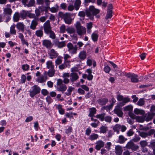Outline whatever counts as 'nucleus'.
I'll return each mask as SVG.
<instances>
[{"label":"nucleus","mask_w":155,"mask_h":155,"mask_svg":"<svg viewBox=\"0 0 155 155\" xmlns=\"http://www.w3.org/2000/svg\"><path fill=\"white\" fill-rule=\"evenodd\" d=\"M47 71H45L43 74L38 77L37 81L38 83H42L45 82L48 78Z\"/></svg>","instance_id":"9d476101"},{"label":"nucleus","mask_w":155,"mask_h":155,"mask_svg":"<svg viewBox=\"0 0 155 155\" xmlns=\"http://www.w3.org/2000/svg\"><path fill=\"white\" fill-rule=\"evenodd\" d=\"M144 104V101L143 98H140L137 103V104L139 106H142Z\"/></svg>","instance_id":"8fccbe9b"},{"label":"nucleus","mask_w":155,"mask_h":155,"mask_svg":"<svg viewBox=\"0 0 155 155\" xmlns=\"http://www.w3.org/2000/svg\"><path fill=\"white\" fill-rule=\"evenodd\" d=\"M58 6L56 5L55 7H53L50 8V11L54 13L58 11Z\"/></svg>","instance_id":"6e6d98bb"},{"label":"nucleus","mask_w":155,"mask_h":155,"mask_svg":"<svg viewBox=\"0 0 155 155\" xmlns=\"http://www.w3.org/2000/svg\"><path fill=\"white\" fill-rule=\"evenodd\" d=\"M49 58L51 59L55 58L58 56V54L54 49H52L49 51Z\"/></svg>","instance_id":"ddd939ff"},{"label":"nucleus","mask_w":155,"mask_h":155,"mask_svg":"<svg viewBox=\"0 0 155 155\" xmlns=\"http://www.w3.org/2000/svg\"><path fill=\"white\" fill-rule=\"evenodd\" d=\"M41 93L43 95L45 96L48 94V92L45 89H43L41 91Z\"/></svg>","instance_id":"338daca9"},{"label":"nucleus","mask_w":155,"mask_h":155,"mask_svg":"<svg viewBox=\"0 0 155 155\" xmlns=\"http://www.w3.org/2000/svg\"><path fill=\"white\" fill-rule=\"evenodd\" d=\"M11 5L10 4H7L5 6L3 9V14L5 15H11L12 13V11L11 8Z\"/></svg>","instance_id":"1a4fd4ad"},{"label":"nucleus","mask_w":155,"mask_h":155,"mask_svg":"<svg viewBox=\"0 0 155 155\" xmlns=\"http://www.w3.org/2000/svg\"><path fill=\"white\" fill-rule=\"evenodd\" d=\"M98 137V135L95 134H91L89 137V139L91 140L97 139Z\"/></svg>","instance_id":"37998d69"},{"label":"nucleus","mask_w":155,"mask_h":155,"mask_svg":"<svg viewBox=\"0 0 155 155\" xmlns=\"http://www.w3.org/2000/svg\"><path fill=\"white\" fill-rule=\"evenodd\" d=\"M65 26L64 25H62L60 27V32L61 33H64L65 32Z\"/></svg>","instance_id":"864d4df0"},{"label":"nucleus","mask_w":155,"mask_h":155,"mask_svg":"<svg viewBox=\"0 0 155 155\" xmlns=\"http://www.w3.org/2000/svg\"><path fill=\"white\" fill-rule=\"evenodd\" d=\"M60 16L62 17L64 19L65 23L68 24H70L71 22V14L69 13H66L63 14L62 12H59Z\"/></svg>","instance_id":"423d86ee"},{"label":"nucleus","mask_w":155,"mask_h":155,"mask_svg":"<svg viewBox=\"0 0 155 155\" xmlns=\"http://www.w3.org/2000/svg\"><path fill=\"white\" fill-rule=\"evenodd\" d=\"M42 45L47 48H50L52 47V43L51 40L45 39L42 41Z\"/></svg>","instance_id":"dca6fc26"},{"label":"nucleus","mask_w":155,"mask_h":155,"mask_svg":"<svg viewBox=\"0 0 155 155\" xmlns=\"http://www.w3.org/2000/svg\"><path fill=\"white\" fill-rule=\"evenodd\" d=\"M105 115V113L98 114H97L95 116V117L97 118L100 119L101 121H103L104 120V117Z\"/></svg>","instance_id":"58836bf2"},{"label":"nucleus","mask_w":155,"mask_h":155,"mask_svg":"<svg viewBox=\"0 0 155 155\" xmlns=\"http://www.w3.org/2000/svg\"><path fill=\"white\" fill-rule=\"evenodd\" d=\"M71 77L70 81L72 82H75L78 79L79 77L78 74L74 72H72L70 75Z\"/></svg>","instance_id":"aec40b11"},{"label":"nucleus","mask_w":155,"mask_h":155,"mask_svg":"<svg viewBox=\"0 0 155 155\" xmlns=\"http://www.w3.org/2000/svg\"><path fill=\"white\" fill-rule=\"evenodd\" d=\"M124 75L127 78L130 79L131 81L133 83H137L139 82L138 76L134 73H125Z\"/></svg>","instance_id":"0eeeda50"},{"label":"nucleus","mask_w":155,"mask_h":155,"mask_svg":"<svg viewBox=\"0 0 155 155\" xmlns=\"http://www.w3.org/2000/svg\"><path fill=\"white\" fill-rule=\"evenodd\" d=\"M112 11L111 10H107V14L106 16V19H107L112 17Z\"/></svg>","instance_id":"09e8293b"},{"label":"nucleus","mask_w":155,"mask_h":155,"mask_svg":"<svg viewBox=\"0 0 155 155\" xmlns=\"http://www.w3.org/2000/svg\"><path fill=\"white\" fill-rule=\"evenodd\" d=\"M99 12V9H96L94 6H91L89 7V9L86 11V14L84 11H81L78 13V15L81 17H84L86 15L91 20H92L94 19V15H96Z\"/></svg>","instance_id":"f257e3e1"},{"label":"nucleus","mask_w":155,"mask_h":155,"mask_svg":"<svg viewBox=\"0 0 155 155\" xmlns=\"http://www.w3.org/2000/svg\"><path fill=\"white\" fill-rule=\"evenodd\" d=\"M68 51L71 54H75L77 53V47L76 45L74 46L71 43H68L67 44Z\"/></svg>","instance_id":"6e6552de"},{"label":"nucleus","mask_w":155,"mask_h":155,"mask_svg":"<svg viewBox=\"0 0 155 155\" xmlns=\"http://www.w3.org/2000/svg\"><path fill=\"white\" fill-rule=\"evenodd\" d=\"M134 113L137 115L140 114L143 115L145 113L144 111L141 109H139L138 108H136L134 110Z\"/></svg>","instance_id":"7c9ffc66"},{"label":"nucleus","mask_w":155,"mask_h":155,"mask_svg":"<svg viewBox=\"0 0 155 155\" xmlns=\"http://www.w3.org/2000/svg\"><path fill=\"white\" fill-rule=\"evenodd\" d=\"M38 19H34L32 21L30 27L31 29L34 30L36 29L37 26L38 24Z\"/></svg>","instance_id":"f3484780"},{"label":"nucleus","mask_w":155,"mask_h":155,"mask_svg":"<svg viewBox=\"0 0 155 155\" xmlns=\"http://www.w3.org/2000/svg\"><path fill=\"white\" fill-rule=\"evenodd\" d=\"M29 65L27 64H23L22 65L21 68L24 71H28L29 69Z\"/></svg>","instance_id":"de8ad7c7"},{"label":"nucleus","mask_w":155,"mask_h":155,"mask_svg":"<svg viewBox=\"0 0 155 155\" xmlns=\"http://www.w3.org/2000/svg\"><path fill=\"white\" fill-rule=\"evenodd\" d=\"M70 76V74L68 73H64L62 75V78H63V82L65 84H68L70 82V80L69 79Z\"/></svg>","instance_id":"2eb2a0df"},{"label":"nucleus","mask_w":155,"mask_h":155,"mask_svg":"<svg viewBox=\"0 0 155 155\" xmlns=\"http://www.w3.org/2000/svg\"><path fill=\"white\" fill-rule=\"evenodd\" d=\"M46 67L48 69H54V65L51 61H49L46 63Z\"/></svg>","instance_id":"c85d7f7f"},{"label":"nucleus","mask_w":155,"mask_h":155,"mask_svg":"<svg viewBox=\"0 0 155 155\" xmlns=\"http://www.w3.org/2000/svg\"><path fill=\"white\" fill-rule=\"evenodd\" d=\"M91 38L92 40L94 41H96L97 40L98 35L97 34L94 33L91 35Z\"/></svg>","instance_id":"c03bdc74"},{"label":"nucleus","mask_w":155,"mask_h":155,"mask_svg":"<svg viewBox=\"0 0 155 155\" xmlns=\"http://www.w3.org/2000/svg\"><path fill=\"white\" fill-rule=\"evenodd\" d=\"M66 43V41H65L61 42L58 41L55 42V44L58 48H61L65 46Z\"/></svg>","instance_id":"4be33fe9"},{"label":"nucleus","mask_w":155,"mask_h":155,"mask_svg":"<svg viewBox=\"0 0 155 155\" xmlns=\"http://www.w3.org/2000/svg\"><path fill=\"white\" fill-rule=\"evenodd\" d=\"M150 111L151 113L154 115H155V106L152 105L151 107Z\"/></svg>","instance_id":"774afa93"},{"label":"nucleus","mask_w":155,"mask_h":155,"mask_svg":"<svg viewBox=\"0 0 155 155\" xmlns=\"http://www.w3.org/2000/svg\"><path fill=\"white\" fill-rule=\"evenodd\" d=\"M127 140V139L125 138L123 135H121L119 136L118 141L120 143H124Z\"/></svg>","instance_id":"72a5a7b5"},{"label":"nucleus","mask_w":155,"mask_h":155,"mask_svg":"<svg viewBox=\"0 0 155 155\" xmlns=\"http://www.w3.org/2000/svg\"><path fill=\"white\" fill-rule=\"evenodd\" d=\"M133 107L132 106L130 105L126 106L125 108V110L126 111H130L133 109Z\"/></svg>","instance_id":"0e129e2a"},{"label":"nucleus","mask_w":155,"mask_h":155,"mask_svg":"<svg viewBox=\"0 0 155 155\" xmlns=\"http://www.w3.org/2000/svg\"><path fill=\"white\" fill-rule=\"evenodd\" d=\"M110 70V68L107 65L105 66L104 68V71L106 73H108Z\"/></svg>","instance_id":"69168bd1"},{"label":"nucleus","mask_w":155,"mask_h":155,"mask_svg":"<svg viewBox=\"0 0 155 155\" xmlns=\"http://www.w3.org/2000/svg\"><path fill=\"white\" fill-rule=\"evenodd\" d=\"M63 57L61 56H58L55 61V65L57 66L61 64L62 61Z\"/></svg>","instance_id":"473e14b6"},{"label":"nucleus","mask_w":155,"mask_h":155,"mask_svg":"<svg viewBox=\"0 0 155 155\" xmlns=\"http://www.w3.org/2000/svg\"><path fill=\"white\" fill-rule=\"evenodd\" d=\"M88 110L89 113L88 116L90 117H93L96 113L97 110L94 107L89 108Z\"/></svg>","instance_id":"b1692460"},{"label":"nucleus","mask_w":155,"mask_h":155,"mask_svg":"<svg viewBox=\"0 0 155 155\" xmlns=\"http://www.w3.org/2000/svg\"><path fill=\"white\" fill-rule=\"evenodd\" d=\"M81 3L80 0H76L74 3V7L76 10H78Z\"/></svg>","instance_id":"c756f323"},{"label":"nucleus","mask_w":155,"mask_h":155,"mask_svg":"<svg viewBox=\"0 0 155 155\" xmlns=\"http://www.w3.org/2000/svg\"><path fill=\"white\" fill-rule=\"evenodd\" d=\"M35 3V0H30L28 4H27V6L30 7L33 6Z\"/></svg>","instance_id":"603ef678"},{"label":"nucleus","mask_w":155,"mask_h":155,"mask_svg":"<svg viewBox=\"0 0 155 155\" xmlns=\"http://www.w3.org/2000/svg\"><path fill=\"white\" fill-rule=\"evenodd\" d=\"M45 34L47 35H49V37L52 39H54L56 38L55 34L52 30Z\"/></svg>","instance_id":"2f4dec72"},{"label":"nucleus","mask_w":155,"mask_h":155,"mask_svg":"<svg viewBox=\"0 0 155 155\" xmlns=\"http://www.w3.org/2000/svg\"><path fill=\"white\" fill-rule=\"evenodd\" d=\"M15 25L14 24L10 27V32L12 35H15L16 34V31L15 29Z\"/></svg>","instance_id":"bb28decb"},{"label":"nucleus","mask_w":155,"mask_h":155,"mask_svg":"<svg viewBox=\"0 0 155 155\" xmlns=\"http://www.w3.org/2000/svg\"><path fill=\"white\" fill-rule=\"evenodd\" d=\"M56 108L58 110L59 113L61 114H63L64 113V110L62 108V106L61 104H59L56 105Z\"/></svg>","instance_id":"4c0bfd02"},{"label":"nucleus","mask_w":155,"mask_h":155,"mask_svg":"<svg viewBox=\"0 0 155 155\" xmlns=\"http://www.w3.org/2000/svg\"><path fill=\"white\" fill-rule=\"evenodd\" d=\"M56 87L57 91H61L63 93L66 90L67 88V86L63 83L62 80L61 79L57 80Z\"/></svg>","instance_id":"f03ea898"},{"label":"nucleus","mask_w":155,"mask_h":155,"mask_svg":"<svg viewBox=\"0 0 155 155\" xmlns=\"http://www.w3.org/2000/svg\"><path fill=\"white\" fill-rule=\"evenodd\" d=\"M67 32L69 34H74L75 33V29L72 27H69L66 30Z\"/></svg>","instance_id":"a19ab883"},{"label":"nucleus","mask_w":155,"mask_h":155,"mask_svg":"<svg viewBox=\"0 0 155 155\" xmlns=\"http://www.w3.org/2000/svg\"><path fill=\"white\" fill-rule=\"evenodd\" d=\"M55 72L54 69H50L48 72H47V75L48 76V75L49 77H52L54 75Z\"/></svg>","instance_id":"ea45409f"},{"label":"nucleus","mask_w":155,"mask_h":155,"mask_svg":"<svg viewBox=\"0 0 155 155\" xmlns=\"http://www.w3.org/2000/svg\"><path fill=\"white\" fill-rule=\"evenodd\" d=\"M25 25L22 22H18L16 25L17 28L19 31H23L24 30Z\"/></svg>","instance_id":"5701e85b"},{"label":"nucleus","mask_w":155,"mask_h":155,"mask_svg":"<svg viewBox=\"0 0 155 155\" xmlns=\"http://www.w3.org/2000/svg\"><path fill=\"white\" fill-rule=\"evenodd\" d=\"M74 7L73 4H70L68 7L67 9L68 11H72L74 9Z\"/></svg>","instance_id":"052dcab7"},{"label":"nucleus","mask_w":155,"mask_h":155,"mask_svg":"<svg viewBox=\"0 0 155 155\" xmlns=\"http://www.w3.org/2000/svg\"><path fill=\"white\" fill-rule=\"evenodd\" d=\"M123 152L122 147L119 145L115 147V152L117 155H121Z\"/></svg>","instance_id":"412c9836"},{"label":"nucleus","mask_w":155,"mask_h":155,"mask_svg":"<svg viewBox=\"0 0 155 155\" xmlns=\"http://www.w3.org/2000/svg\"><path fill=\"white\" fill-rule=\"evenodd\" d=\"M74 89V88L71 86L68 87L67 89V92L65 93V94L68 96H69L71 94V93Z\"/></svg>","instance_id":"49530a36"},{"label":"nucleus","mask_w":155,"mask_h":155,"mask_svg":"<svg viewBox=\"0 0 155 155\" xmlns=\"http://www.w3.org/2000/svg\"><path fill=\"white\" fill-rule=\"evenodd\" d=\"M20 18L19 13L18 12H16L13 15V20L14 22H17L20 20Z\"/></svg>","instance_id":"393cba45"},{"label":"nucleus","mask_w":155,"mask_h":155,"mask_svg":"<svg viewBox=\"0 0 155 155\" xmlns=\"http://www.w3.org/2000/svg\"><path fill=\"white\" fill-rule=\"evenodd\" d=\"M47 102L49 104L53 102V100L50 96H48L46 98Z\"/></svg>","instance_id":"e2e57ef3"},{"label":"nucleus","mask_w":155,"mask_h":155,"mask_svg":"<svg viewBox=\"0 0 155 155\" xmlns=\"http://www.w3.org/2000/svg\"><path fill=\"white\" fill-rule=\"evenodd\" d=\"M114 112L120 117H122L123 116V113L121 109L119 107H116L114 110Z\"/></svg>","instance_id":"6ab92c4d"},{"label":"nucleus","mask_w":155,"mask_h":155,"mask_svg":"<svg viewBox=\"0 0 155 155\" xmlns=\"http://www.w3.org/2000/svg\"><path fill=\"white\" fill-rule=\"evenodd\" d=\"M81 87L84 90H85L87 91H89V88L85 85H82L81 86Z\"/></svg>","instance_id":"680f3d73"},{"label":"nucleus","mask_w":155,"mask_h":155,"mask_svg":"<svg viewBox=\"0 0 155 155\" xmlns=\"http://www.w3.org/2000/svg\"><path fill=\"white\" fill-rule=\"evenodd\" d=\"M70 65L69 64L67 65V64H65L64 63L62 64L59 65L58 68L60 70H62L64 69L66 67H70Z\"/></svg>","instance_id":"a18cd8bd"},{"label":"nucleus","mask_w":155,"mask_h":155,"mask_svg":"<svg viewBox=\"0 0 155 155\" xmlns=\"http://www.w3.org/2000/svg\"><path fill=\"white\" fill-rule=\"evenodd\" d=\"M75 27L76 29L77 33L78 35L81 36L85 34L86 33V28L81 25L80 23L77 21L75 25Z\"/></svg>","instance_id":"7ed1b4c3"},{"label":"nucleus","mask_w":155,"mask_h":155,"mask_svg":"<svg viewBox=\"0 0 155 155\" xmlns=\"http://www.w3.org/2000/svg\"><path fill=\"white\" fill-rule=\"evenodd\" d=\"M117 98L118 101H121L119 104V105L121 106L124 105L130 101V99L128 96L124 97L122 95H118Z\"/></svg>","instance_id":"20e7f679"},{"label":"nucleus","mask_w":155,"mask_h":155,"mask_svg":"<svg viewBox=\"0 0 155 155\" xmlns=\"http://www.w3.org/2000/svg\"><path fill=\"white\" fill-rule=\"evenodd\" d=\"M140 144L142 147H145L147 145V143L146 141L143 140L140 141Z\"/></svg>","instance_id":"bf43d9fd"},{"label":"nucleus","mask_w":155,"mask_h":155,"mask_svg":"<svg viewBox=\"0 0 155 155\" xmlns=\"http://www.w3.org/2000/svg\"><path fill=\"white\" fill-rule=\"evenodd\" d=\"M126 147L127 149H131L132 150H135L138 148L137 146H135L134 143L132 141L128 142L126 146Z\"/></svg>","instance_id":"4468645a"},{"label":"nucleus","mask_w":155,"mask_h":155,"mask_svg":"<svg viewBox=\"0 0 155 155\" xmlns=\"http://www.w3.org/2000/svg\"><path fill=\"white\" fill-rule=\"evenodd\" d=\"M79 58L81 60H84L86 58V54L85 51H81L78 55Z\"/></svg>","instance_id":"cd10ccee"},{"label":"nucleus","mask_w":155,"mask_h":155,"mask_svg":"<svg viewBox=\"0 0 155 155\" xmlns=\"http://www.w3.org/2000/svg\"><path fill=\"white\" fill-rule=\"evenodd\" d=\"M28 13V11L23 10L20 13V18L22 19H24L26 18L27 16Z\"/></svg>","instance_id":"a878e982"},{"label":"nucleus","mask_w":155,"mask_h":155,"mask_svg":"<svg viewBox=\"0 0 155 155\" xmlns=\"http://www.w3.org/2000/svg\"><path fill=\"white\" fill-rule=\"evenodd\" d=\"M129 116L131 118L135 119L137 121L139 122H143L144 121V118L143 117L136 116L133 113L130 114Z\"/></svg>","instance_id":"f8f14e48"},{"label":"nucleus","mask_w":155,"mask_h":155,"mask_svg":"<svg viewBox=\"0 0 155 155\" xmlns=\"http://www.w3.org/2000/svg\"><path fill=\"white\" fill-rule=\"evenodd\" d=\"M108 101L107 98L100 99L98 101V103L101 105H103L105 104Z\"/></svg>","instance_id":"c9c22d12"},{"label":"nucleus","mask_w":155,"mask_h":155,"mask_svg":"<svg viewBox=\"0 0 155 155\" xmlns=\"http://www.w3.org/2000/svg\"><path fill=\"white\" fill-rule=\"evenodd\" d=\"M35 35L39 37H42L43 35V32L42 29L37 30L35 31Z\"/></svg>","instance_id":"f704fd0d"},{"label":"nucleus","mask_w":155,"mask_h":155,"mask_svg":"<svg viewBox=\"0 0 155 155\" xmlns=\"http://www.w3.org/2000/svg\"><path fill=\"white\" fill-rule=\"evenodd\" d=\"M105 121L109 123H110L112 120V117L110 116H107L104 117Z\"/></svg>","instance_id":"5fc2aeb1"},{"label":"nucleus","mask_w":155,"mask_h":155,"mask_svg":"<svg viewBox=\"0 0 155 155\" xmlns=\"http://www.w3.org/2000/svg\"><path fill=\"white\" fill-rule=\"evenodd\" d=\"M120 125L119 124H117L113 127V129L114 131H116L118 134L119 132V130L120 129Z\"/></svg>","instance_id":"79ce46f5"},{"label":"nucleus","mask_w":155,"mask_h":155,"mask_svg":"<svg viewBox=\"0 0 155 155\" xmlns=\"http://www.w3.org/2000/svg\"><path fill=\"white\" fill-rule=\"evenodd\" d=\"M43 27L44 31L45 33L52 30L49 20L47 21L44 24Z\"/></svg>","instance_id":"9b49d317"},{"label":"nucleus","mask_w":155,"mask_h":155,"mask_svg":"<svg viewBox=\"0 0 155 155\" xmlns=\"http://www.w3.org/2000/svg\"><path fill=\"white\" fill-rule=\"evenodd\" d=\"M100 133L105 134L108 130V128L107 127L102 126L100 127Z\"/></svg>","instance_id":"e433bc0d"},{"label":"nucleus","mask_w":155,"mask_h":155,"mask_svg":"<svg viewBox=\"0 0 155 155\" xmlns=\"http://www.w3.org/2000/svg\"><path fill=\"white\" fill-rule=\"evenodd\" d=\"M41 91L40 87L37 85H35L32 86L29 91L30 95L32 98L36 95L39 94Z\"/></svg>","instance_id":"39448f33"},{"label":"nucleus","mask_w":155,"mask_h":155,"mask_svg":"<svg viewBox=\"0 0 155 155\" xmlns=\"http://www.w3.org/2000/svg\"><path fill=\"white\" fill-rule=\"evenodd\" d=\"M104 143L101 140H99L96 142L95 148L97 150H99L100 149L104 147Z\"/></svg>","instance_id":"a211bd4d"},{"label":"nucleus","mask_w":155,"mask_h":155,"mask_svg":"<svg viewBox=\"0 0 155 155\" xmlns=\"http://www.w3.org/2000/svg\"><path fill=\"white\" fill-rule=\"evenodd\" d=\"M154 115L153 114L151 113L148 114L146 118V120L147 121H148L151 120Z\"/></svg>","instance_id":"3c124183"},{"label":"nucleus","mask_w":155,"mask_h":155,"mask_svg":"<svg viewBox=\"0 0 155 155\" xmlns=\"http://www.w3.org/2000/svg\"><path fill=\"white\" fill-rule=\"evenodd\" d=\"M77 92L81 95H84L85 94V91L81 88H79L78 89Z\"/></svg>","instance_id":"13d9d810"},{"label":"nucleus","mask_w":155,"mask_h":155,"mask_svg":"<svg viewBox=\"0 0 155 155\" xmlns=\"http://www.w3.org/2000/svg\"><path fill=\"white\" fill-rule=\"evenodd\" d=\"M72 128L71 127H69L68 129H66L65 131V132L66 134L69 135L72 131Z\"/></svg>","instance_id":"4d7b16f0"}]
</instances>
